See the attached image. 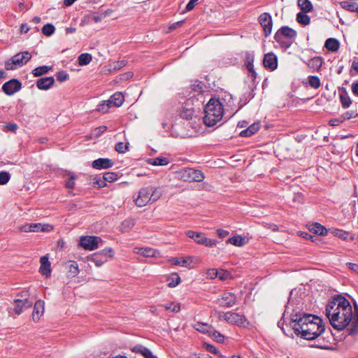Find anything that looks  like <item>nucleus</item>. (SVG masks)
<instances>
[{"label":"nucleus","mask_w":358,"mask_h":358,"mask_svg":"<svg viewBox=\"0 0 358 358\" xmlns=\"http://www.w3.org/2000/svg\"><path fill=\"white\" fill-rule=\"evenodd\" d=\"M326 315L334 329L339 331L346 329L350 335H358V308L355 307L353 311L345 297H334L326 306Z\"/></svg>","instance_id":"1"},{"label":"nucleus","mask_w":358,"mask_h":358,"mask_svg":"<svg viewBox=\"0 0 358 358\" xmlns=\"http://www.w3.org/2000/svg\"><path fill=\"white\" fill-rule=\"evenodd\" d=\"M289 326L296 336L306 340H313L324 331V326L320 317L301 312L291 314Z\"/></svg>","instance_id":"2"},{"label":"nucleus","mask_w":358,"mask_h":358,"mask_svg":"<svg viewBox=\"0 0 358 358\" xmlns=\"http://www.w3.org/2000/svg\"><path fill=\"white\" fill-rule=\"evenodd\" d=\"M204 123L213 127L222 120L224 108L221 102L215 99H210L205 107Z\"/></svg>","instance_id":"3"},{"label":"nucleus","mask_w":358,"mask_h":358,"mask_svg":"<svg viewBox=\"0 0 358 358\" xmlns=\"http://www.w3.org/2000/svg\"><path fill=\"white\" fill-rule=\"evenodd\" d=\"M296 36V31L289 27H282L275 34V40L282 47L289 48Z\"/></svg>","instance_id":"4"},{"label":"nucleus","mask_w":358,"mask_h":358,"mask_svg":"<svg viewBox=\"0 0 358 358\" xmlns=\"http://www.w3.org/2000/svg\"><path fill=\"white\" fill-rule=\"evenodd\" d=\"M218 318L220 320H224L227 322L234 324L238 327H245L249 324V322L245 315H241L237 313L228 311V312H217Z\"/></svg>","instance_id":"5"},{"label":"nucleus","mask_w":358,"mask_h":358,"mask_svg":"<svg viewBox=\"0 0 358 358\" xmlns=\"http://www.w3.org/2000/svg\"><path fill=\"white\" fill-rule=\"evenodd\" d=\"M31 59V55L27 51L17 53L6 61L5 69L8 71L16 69L26 64Z\"/></svg>","instance_id":"6"},{"label":"nucleus","mask_w":358,"mask_h":358,"mask_svg":"<svg viewBox=\"0 0 358 358\" xmlns=\"http://www.w3.org/2000/svg\"><path fill=\"white\" fill-rule=\"evenodd\" d=\"M177 178L185 182H200L204 178L203 173L192 168H184L176 172Z\"/></svg>","instance_id":"7"},{"label":"nucleus","mask_w":358,"mask_h":358,"mask_svg":"<svg viewBox=\"0 0 358 358\" xmlns=\"http://www.w3.org/2000/svg\"><path fill=\"white\" fill-rule=\"evenodd\" d=\"M102 242V239L99 236H83L80 238L79 243L85 250H94L98 248Z\"/></svg>","instance_id":"8"},{"label":"nucleus","mask_w":358,"mask_h":358,"mask_svg":"<svg viewBox=\"0 0 358 358\" xmlns=\"http://www.w3.org/2000/svg\"><path fill=\"white\" fill-rule=\"evenodd\" d=\"M185 234L187 237L193 239L198 244L203 245L207 247H213L216 244L215 240L207 238L201 232L188 230L185 232Z\"/></svg>","instance_id":"9"},{"label":"nucleus","mask_w":358,"mask_h":358,"mask_svg":"<svg viewBox=\"0 0 358 358\" xmlns=\"http://www.w3.org/2000/svg\"><path fill=\"white\" fill-rule=\"evenodd\" d=\"M28 292L27 291L22 292L21 298L17 299L14 301V311L16 314L20 315L24 310L30 308L33 301L29 299Z\"/></svg>","instance_id":"10"},{"label":"nucleus","mask_w":358,"mask_h":358,"mask_svg":"<svg viewBox=\"0 0 358 358\" xmlns=\"http://www.w3.org/2000/svg\"><path fill=\"white\" fill-rule=\"evenodd\" d=\"M259 22L264 29L265 36L270 35L273 27L271 15L268 13H264L259 15Z\"/></svg>","instance_id":"11"},{"label":"nucleus","mask_w":358,"mask_h":358,"mask_svg":"<svg viewBox=\"0 0 358 358\" xmlns=\"http://www.w3.org/2000/svg\"><path fill=\"white\" fill-rule=\"evenodd\" d=\"M148 187L140 189L136 197H134L136 205L138 207H143L151 201V196L150 195Z\"/></svg>","instance_id":"12"},{"label":"nucleus","mask_w":358,"mask_h":358,"mask_svg":"<svg viewBox=\"0 0 358 358\" xmlns=\"http://www.w3.org/2000/svg\"><path fill=\"white\" fill-rule=\"evenodd\" d=\"M21 89V83L17 79H12L2 86L3 92L7 95H13Z\"/></svg>","instance_id":"13"},{"label":"nucleus","mask_w":358,"mask_h":358,"mask_svg":"<svg viewBox=\"0 0 358 358\" xmlns=\"http://www.w3.org/2000/svg\"><path fill=\"white\" fill-rule=\"evenodd\" d=\"M218 301L222 307L231 308L236 303V296L231 292H226L218 299Z\"/></svg>","instance_id":"14"},{"label":"nucleus","mask_w":358,"mask_h":358,"mask_svg":"<svg viewBox=\"0 0 358 358\" xmlns=\"http://www.w3.org/2000/svg\"><path fill=\"white\" fill-rule=\"evenodd\" d=\"M264 66L271 69V71L275 70L278 66V59L275 55L273 53H267L264 55L263 60Z\"/></svg>","instance_id":"15"},{"label":"nucleus","mask_w":358,"mask_h":358,"mask_svg":"<svg viewBox=\"0 0 358 358\" xmlns=\"http://www.w3.org/2000/svg\"><path fill=\"white\" fill-rule=\"evenodd\" d=\"M134 252L135 254L141 255L145 257H156L159 255V252L152 248H141V247H136L134 248Z\"/></svg>","instance_id":"16"},{"label":"nucleus","mask_w":358,"mask_h":358,"mask_svg":"<svg viewBox=\"0 0 358 358\" xmlns=\"http://www.w3.org/2000/svg\"><path fill=\"white\" fill-rule=\"evenodd\" d=\"M55 83L53 77H45L38 79L36 82V86L39 90H48L52 87Z\"/></svg>","instance_id":"17"},{"label":"nucleus","mask_w":358,"mask_h":358,"mask_svg":"<svg viewBox=\"0 0 358 358\" xmlns=\"http://www.w3.org/2000/svg\"><path fill=\"white\" fill-rule=\"evenodd\" d=\"M113 162L108 158H99L92 162V167L95 169H108L113 166Z\"/></svg>","instance_id":"18"},{"label":"nucleus","mask_w":358,"mask_h":358,"mask_svg":"<svg viewBox=\"0 0 358 358\" xmlns=\"http://www.w3.org/2000/svg\"><path fill=\"white\" fill-rule=\"evenodd\" d=\"M44 304L45 303L42 300H38L35 303L32 314V319L34 322L38 321L39 318L43 315L44 313Z\"/></svg>","instance_id":"19"},{"label":"nucleus","mask_w":358,"mask_h":358,"mask_svg":"<svg viewBox=\"0 0 358 358\" xmlns=\"http://www.w3.org/2000/svg\"><path fill=\"white\" fill-rule=\"evenodd\" d=\"M40 272L42 273V275H45V277H49L51 273V269L50 263L48 260V258L46 256H43L40 259Z\"/></svg>","instance_id":"20"},{"label":"nucleus","mask_w":358,"mask_h":358,"mask_svg":"<svg viewBox=\"0 0 358 358\" xmlns=\"http://www.w3.org/2000/svg\"><path fill=\"white\" fill-rule=\"evenodd\" d=\"M323 63L322 58L320 57H315L310 59L306 64L310 69L312 72L318 71Z\"/></svg>","instance_id":"21"},{"label":"nucleus","mask_w":358,"mask_h":358,"mask_svg":"<svg viewBox=\"0 0 358 358\" xmlns=\"http://www.w3.org/2000/svg\"><path fill=\"white\" fill-rule=\"evenodd\" d=\"M169 262L174 265H180L184 267H189L190 264L192 262V257H188L180 259L178 257H172Z\"/></svg>","instance_id":"22"},{"label":"nucleus","mask_w":358,"mask_h":358,"mask_svg":"<svg viewBox=\"0 0 358 358\" xmlns=\"http://www.w3.org/2000/svg\"><path fill=\"white\" fill-rule=\"evenodd\" d=\"M32 232H48L53 229V227L49 224L31 223Z\"/></svg>","instance_id":"23"},{"label":"nucleus","mask_w":358,"mask_h":358,"mask_svg":"<svg viewBox=\"0 0 358 358\" xmlns=\"http://www.w3.org/2000/svg\"><path fill=\"white\" fill-rule=\"evenodd\" d=\"M103 180H100V182L99 181L96 182L99 187L106 186V184L105 182L106 181L109 182H114L117 179V175L114 172H107L103 174Z\"/></svg>","instance_id":"24"},{"label":"nucleus","mask_w":358,"mask_h":358,"mask_svg":"<svg viewBox=\"0 0 358 358\" xmlns=\"http://www.w3.org/2000/svg\"><path fill=\"white\" fill-rule=\"evenodd\" d=\"M124 96L121 92H115L110 96L108 101L110 102L111 106L120 107L124 102Z\"/></svg>","instance_id":"25"},{"label":"nucleus","mask_w":358,"mask_h":358,"mask_svg":"<svg viewBox=\"0 0 358 358\" xmlns=\"http://www.w3.org/2000/svg\"><path fill=\"white\" fill-rule=\"evenodd\" d=\"M259 129V124L254 123L251 124L248 128L242 131L240 133V135L243 137H249L255 133H257Z\"/></svg>","instance_id":"26"},{"label":"nucleus","mask_w":358,"mask_h":358,"mask_svg":"<svg viewBox=\"0 0 358 358\" xmlns=\"http://www.w3.org/2000/svg\"><path fill=\"white\" fill-rule=\"evenodd\" d=\"M325 48L331 52H336L339 49L340 43L336 38H330L325 41Z\"/></svg>","instance_id":"27"},{"label":"nucleus","mask_w":358,"mask_h":358,"mask_svg":"<svg viewBox=\"0 0 358 358\" xmlns=\"http://www.w3.org/2000/svg\"><path fill=\"white\" fill-rule=\"evenodd\" d=\"M148 163L153 166H165L169 163V159L164 157H159L149 159Z\"/></svg>","instance_id":"28"},{"label":"nucleus","mask_w":358,"mask_h":358,"mask_svg":"<svg viewBox=\"0 0 358 358\" xmlns=\"http://www.w3.org/2000/svg\"><path fill=\"white\" fill-rule=\"evenodd\" d=\"M298 6L301 12L308 13L313 10V6L309 0H298Z\"/></svg>","instance_id":"29"},{"label":"nucleus","mask_w":358,"mask_h":358,"mask_svg":"<svg viewBox=\"0 0 358 358\" xmlns=\"http://www.w3.org/2000/svg\"><path fill=\"white\" fill-rule=\"evenodd\" d=\"M135 225V220L132 218L124 220L120 225V230L122 232H127L129 231Z\"/></svg>","instance_id":"30"},{"label":"nucleus","mask_w":358,"mask_h":358,"mask_svg":"<svg viewBox=\"0 0 358 358\" xmlns=\"http://www.w3.org/2000/svg\"><path fill=\"white\" fill-rule=\"evenodd\" d=\"M194 328L196 331H199L202 333H208L209 334H210V333H211V330L213 329L212 327L210 325H209L208 324L201 323V322H196L194 325Z\"/></svg>","instance_id":"31"},{"label":"nucleus","mask_w":358,"mask_h":358,"mask_svg":"<svg viewBox=\"0 0 358 358\" xmlns=\"http://www.w3.org/2000/svg\"><path fill=\"white\" fill-rule=\"evenodd\" d=\"M148 190H150L149 193L150 195L151 196V202H155L161 197L162 192L159 188L149 186L148 187Z\"/></svg>","instance_id":"32"},{"label":"nucleus","mask_w":358,"mask_h":358,"mask_svg":"<svg viewBox=\"0 0 358 358\" xmlns=\"http://www.w3.org/2000/svg\"><path fill=\"white\" fill-rule=\"evenodd\" d=\"M227 243L238 247L243 246L246 243L245 238L241 236H234L229 238Z\"/></svg>","instance_id":"33"},{"label":"nucleus","mask_w":358,"mask_h":358,"mask_svg":"<svg viewBox=\"0 0 358 358\" xmlns=\"http://www.w3.org/2000/svg\"><path fill=\"white\" fill-rule=\"evenodd\" d=\"M52 69V66H38V67H36L35 68L33 71H32V73L33 75L35 76V77H38V76H41L43 74H45L47 73L49 71H50L51 69Z\"/></svg>","instance_id":"34"},{"label":"nucleus","mask_w":358,"mask_h":358,"mask_svg":"<svg viewBox=\"0 0 358 358\" xmlns=\"http://www.w3.org/2000/svg\"><path fill=\"white\" fill-rule=\"evenodd\" d=\"M340 101L344 108H348L350 106L352 101L348 93L345 91L339 95Z\"/></svg>","instance_id":"35"},{"label":"nucleus","mask_w":358,"mask_h":358,"mask_svg":"<svg viewBox=\"0 0 358 358\" xmlns=\"http://www.w3.org/2000/svg\"><path fill=\"white\" fill-rule=\"evenodd\" d=\"M125 65L126 63L124 60L114 62L108 65V71L110 73L115 72L123 68Z\"/></svg>","instance_id":"36"},{"label":"nucleus","mask_w":358,"mask_h":358,"mask_svg":"<svg viewBox=\"0 0 358 358\" xmlns=\"http://www.w3.org/2000/svg\"><path fill=\"white\" fill-rule=\"evenodd\" d=\"M253 61H254L253 56L248 55L246 57L245 66H246L248 71L252 73V76L254 78H256V72L255 71L254 66H253Z\"/></svg>","instance_id":"37"},{"label":"nucleus","mask_w":358,"mask_h":358,"mask_svg":"<svg viewBox=\"0 0 358 358\" xmlns=\"http://www.w3.org/2000/svg\"><path fill=\"white\" fill-rule=\"evenodd\" d=\"M194 114V111L192 108H187L186 106L183 107L182 110L180 113V115L182 118L186 120L192 119Z\"/></svg>","instance_id":"38"},{"label":"nucleus","mask_w":358,"mask_h":358,"mask_svg":"<svg viewBox=\"0 0 358 358\" xmlns=\"http://www.w3.org/2000/svg\"><path fill=\"white\" fill-rule=\"evenodd\" d=\"M296 20L299 24L304 26L309 24L310 22L309 16L303 12H299L297 13Z\"/></svg>","instance_id":"39"},{"label":"nucleus","mask_w":358,"mask_h":358,"mask_svg":"<svg viewBox=\"0 0 358 358\" xmlns=\"http://www.w3.org/2000/svg\"><path fill=\"white\" fill-rule=\"evenodd\" d=\"M167 281L169 287H174L180 284V278L178 273H175L168 278Z\"/></svg>","instance_id":"40"},{"label":"nucleus","mask_w":358,"mask_h":358,"mask_svg":"<svg viewBox=\"0 0 358 358\" xmlns=\"http://www.w3.org/2000/svg\"><path fill=\"white\" fill-rule=\"evenodd\" d=\"M92 60V57L89 53H83L78 58V64L80 66L87 65Z\"/></svg>","instance_id":"41"},{"label":"nucleus","mask_w":358,"mask_h":358,"mask_svg":"<svg viewBox=\"0 0 358 358\" xmlns=\"http://www.w3.org/2000/svg\"><path fill=\"white\" fill-rule=\"evenodd\" d=\"M310 231H313V233L319 234V235L327 234L326 228L319 223H315V224H312Z\"/></svg>","instance_id":"42"},{"label":"nucleus","mask_w":358,"mask_h":358,"mask_svg":"<svg viewBox=\"0 0 358 358\" xmlns=\"http://www.w3.org/2000/svg\"><path fill=\"white\" fill-rule=\"evenodd\" d=\"M342 8L352 12H358V3L350 1L341 2Z\"/></svg>","instance_id":"43"},{"label":"nucleus","mask_w":358,"mask_h":358,"mask_svg":"<svg viewBox=\"0 0 358 358\" xmlns=\"http://www.w3.org/2000/svg\"><path fill=\"white\" fill-rule=\"evenodd\" d=\"M111 106L110 102L108 100L103 101L97 106L96 110L102 113H106Z\"/></svg>","instance_id":"44"},{"label":"nucleus","mask_w":358,"mask_h":358,"mask_svg":"<svg viewBox=\"0 0 358 358\" xmlns=\"http://www.w3.org/2000/svg\"><path fill=\"white\" fill-rule=\"evenodd\" d=\"M90 260L93 262L96 266L99 267L102 266L105 262H107V259L104 258L103 259L99 258V255L97 253L94 254L90 258Z\"/></svg>","instance_id":"45"},{"label":"nucleus","mask_w":358,"mask_h":358,"mask_svg":"<svg viewBox=\"0 0 358 358\" xmlns=\"http://www.w3.org/2000/svg\"><path fill=\"white\" fill-rule=\"evenodd\" d=\"M55 28L52 24H46L42 28L43 34L46 36H50L55 32Z\"/></svg>","instance_id":"46"},{"label":"nucleus","mask_w":358,"mask_h":358,"mask_svg":"<svg viewBox=\"0 0 358 358\" xmlns=\"http://www.w3.org/2000/svg\"><path fill=\"white\" fill-rule=\"evenodd\" d=\"M308 83L309 85L315 89H317L321 85L320 78L315 76H310L308 77Z\"/></svg>","instance_id":"47"},{"label":"nucleus","mask_w":358,"mask_h":358,"mask_svg":"<svg viewBox=\"0 0 358 358\" xmlns=\"http://www.w3.org/2000/svg\"><path fill=\"white\" fill-rule=\"evenodd\" d=\"M210 336L214 339L215 341L218 343H223L224 340V336L220 334V332L215 331L212 329L211 333H210Z\"/></svg>","instance_id":"48"},{"label":"nucleus","mask_w":358,"mask_h":358,"mask_svg":"<svg viewBox=\"0 0 358 358\" xmlns=\"http://www.w3.org/2000/svg\"><path fill=\"white\" fill-rule=\"evenodd\" d=\"M69 272L70 273V275L71 277H74L78 275L79 270L78 266L76 262H71L69 266Z\"/></svg>","instance_id":"49"},{"label":"nucleus","mask_w":358,"mask_h":358,"mask_svg":"<svg viewBox=\"0 0 358 358\" xmlns=\"http://www.w3.org/2000/svg\"><path fill=\"white\" fill-rule=\"evenodd\" d=\"M96 253L99 254V256L101 255V256L105 257V258H106L107 257L112 258L114 256V252L111 248H104L101 251L96 252Z\"/></svg>","instance_id":"50"},{"label":"nucleus","mask_w":358,"mask_h":358,"mask_svg":"<svg viewBox=\"0 0 358 358\" xmlns=\"http://www.w3.org/2000/svg\"><path fill=\"white\" fill-rule=\"evenodd\" d=\"M115 149L119 153H125L128 150V143L120 142L115 145Z\"/></svg>","instance_id":"51"},{"label":"nucleus","mask_w":358,"mask_h":358,"mask_svg":"<svg viewBox=\"0 0 358 358\" xmlns=\"http://www.w3.org/2000/svg\"><path fill=\"white\" fill-rule=\"evenodd\" d=\"M165 309L173 313H178L180 310V306L178 303H171L164 306Z\"/></svg>","instance_id":"52"},{"label":"nucleus","mask_w":358,"mask_h":358,"mask_svg":"<svg viewBox=\"0 0 358 358\" xmlns=\"http://www.w3.org/2000/svg\"><path fill=\"white\" fill-rule=\"evenodd\" d=\"M107 129L108 128L106 126L101 125V126L94 129L92 133V135L94 137L97 138V137L100 136L103 132H105L107 130Z\"/></svg>","instance_id":"53"},{"label":"nucleus","mask_w":358,"mask_h":358,"mask_svg":"<svg viewBox=\"0 0 358 358\" xmlns=\"http://www.w3.org/2000/svg\"><path fill=\"white\" fill-rule=\"evenodd\" d=\"M10 178V174L7 171L0 172V185L6 184Z\"/></svg>","instance_id":"54"},{"label":"nucleus","mask_w":358,"mask_h":358,"mask_svg":"<svg viewBox=\"0 0 358 358\" xmlns=\"http://www.w3.org/2000/svg\"><path fill=\"white\" fill-rule=\"evenodd\" d=\"M206 278L209 279H214L219 275V271L215 268H210L206 272Z\"/></svg>","instance_id":"55"},{"label":"nucleus","mask_w":358,"mask_h":358,"mask_svg":"<svg viewBox=\"0 0 358 358\" xmlns=\"http://www.w3.org/2000/svg\"><path fill=\"white\" fill-rule=\"evenodd\" d=\"M69 180L66 182V186L68 188H73L75 185L76 176L72 173H69Z\"/></svg>","instance_id":"56"},{"label":"nucleus","mask_w":358,"mask_h":358,"mask_svg":"<svg viewBox=\"0 0 358 358\" xmlns=\"http://www.w3.org/2000/svg\"><path fill=\"white\" fill-rule=\"evenodd\" d=\"M140 352L145 358H157L156 356L152 355V352L149 349L146 348H142Z\"/></svg>","instance_id":"57"},{"label":"nucleus","mask_w":358,"mask_h":358,"mask_svg":"<svg viewBox=\"0 0 358 358\" xmlns=\"http://www.w3.org/2000/svg\"><path fill=\"white\" fill-rule=\"evenodd\" d=\"M332 233L336 236H338L343 239H346L348 238V234L345 231H343L342 230H340V229H333L332 230Z\"/></svg>","instance_id":"58"},{"label":"nucleus","mask_w":358,"mask_h":358,"mask_svg":"<svg viewBox=\"0 0 358 358\" xmlns=\"http://www.w3.org/2000/svg\"><path fill=\"white\" fill-rule=\"evenodd\" d=\"M357 115V113H356L354 111H348L345 113H343L341 116L343 120H350L352 117H355Z\"/></svg>","instance_id":"59"},{"label":"nucleus","mask_w":358,"mask_h":358,"mask_svg":"<svg viewBox=\"0 0 358 358\" xmlns=\"http://www.w3.org/2000/svg\"><path fill=\"white\" fill-rule=\"evenodd\" d=\"M5 131H13L15 132L17 129V125L15 123H9L3 126Z\"/></svg>","instance_id":"60"},{"label":"nucleus","mask_w":358,"mask_h":358,"mask_svg":"<svg viewBox=\"0 0 358 358\" xmlns=\"http://www.w3.org/2000/svg\"><path fill=\"white\" fill-rule=\"evenodd\" d=\"M68 78V74L64 71L59 72L57 75V80L60 82L65 81Z\"/></svg>","instance_id":"61"},{"label":"nucleus","mask_w":358,"mask_h":358,"mask_svg":"<svg viewBox=\"0 0 358 358\" xmlns=\"http://www.w3.org/2000/svg\"><path fill=\"white\" fill-rule=\"evenodd\" d=\"M347 267L356 273H358V264L355 263L348 262Z\"/></svg>","instance_id":"62"},{"label":"nucleus","mask_w":358,"mask_h":358,"mask_svg":"<svg viewBox=\"0 0 358 358\" xmlns=\"http://www.w3.org/2000/svg\"><path fill=\"white\" fill-rule=\"evenodd\" d=\"M217 234L218 235V236L221 238H224L225 237H227L229 234V232L227 230H224V229H218L217 230Z\"/></svg>","instance_id":"63"},{"label":"nucleus","mask_w":358,"mask_h":358,"mask_svg":"<svg viewBox=\"0 0 358 358\" xmlns=\"http://www.w3.org/2000/svg\"><path fill=\"white\" fill-rule=\"evenodd\" d=\"M351 90L353 94L358 96V81L354 82L352 84Z\"/></svg>","instance_id":"64"}]
</instances>
